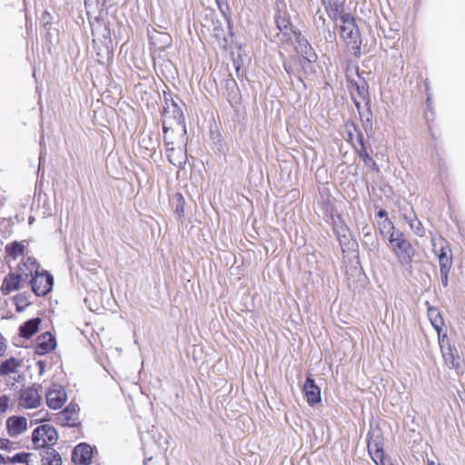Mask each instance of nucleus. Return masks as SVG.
I'll list each match as a JSON object with an SVG mask.
<instances>
[{
	"label": "nucleus",
	"mask_w": 465,
	"mask_h": 465,
	"mask_svg": "<svg viewBox=\"0 0 465 465\" xmlns=\"http://www.w3.org/2000/svg\"><path fill=\"white\" fill-rule=\"evenodd\" d=\"M389 242L399 262L411 272L412 270V259L415 255V249L411 242L401 231L391 233Z\"/></svg>",
	"instance_id": "nucleus-1"
},
{
	"label": "nucleus",
	"mask_w": 465,
	"mask_h": 465,
	"mask_svg": "<svg viewBox=\"0 0 465 465\" xmlns=\"http://www.w3.org/2000/svg\"><path fill=\"white\" fill-rule=\"evenodd\" d=\"M340 35L353 54H360L361 39L355 18L349 13L341 15Z\"/></svg>",
	"instance_id": "nucleus-2"
},
{
	"label": "nucleus",
	"mask_w": 465,
	"mask_h": 465,
	"mask_svg": "<svg viewBox=\"0 0 465 465\" xmlns=\"http://www.w3.org/2000/svg\"><path fill=\"white\" fill-rule=\"evenodd\" d=\"M368 452L376 465H385L383 450L384 440L381 430L376 429L368 433Z\"/></svg>",
	"instance_id": "nucleus-3"
},
{
	"label": "nucleus",
	"mask_w": 465,
	"mask_h": 465,
	"mask_svg": "<svg viewBox=\"0 0 465 465\" xmlns=\"http://www.w3.org/2000/svg\"><path fill=\"white\" fill-rule=\"evenodd\" d=\"M57 440L56 430L49 424L38 426L32 433V440L36 449L53 446Z\"/></svg>",
	"instance_id": "nucleus-4"
},
{
	"label": "nucleus",
	"mask_w": 465,
	"mask_h": 465,
	"mask_svg": "<svg viewBox=\"0 0 465 465\" xmlns=\"http://www.w3.org/2000/svg\"><path fill=\"white\" fill-rule=\"evenodd\" d=\"M274 23L279 30L278 37L282 44H292L294 35L299 32L290 22L286 13L278 11L274 15Z\"/></svg>",
	"instance_id": "nucleus-5"
},
{
	"label": "nucleus",
	"mask_w": 465,
	"mask_h": 465,
	"mask_svg": "<svg viewBox=\"0 0 465 465\" xmlns=\"http://www.w3.org/2000/svg\"><path fill=\"white\" fill-rule=\"evenodd\" d=\"M92 35L94 42H99L106 50L113 49V40L109 24L103 20L96 19L92 25Z\"/></svg>",
	"instance_id": "nucleus-6"
},
{
	"label": "nucleus",
	"mask_w": 465,
	"mask_h": 465,
	"mask_svg": "<svg viewBox=\"0 0 465 465\" xmlns=\"http://www.w3.org/2000/svg\"><path fill=\"white\" fill-rule=\"evenodd\" d=\"M31 285L36 296H45L52 291L54 278L48 272H36L35 275L31 280Z\"/></svg>",
	"instance_id": "nucleus-7"
},
{
	"label": "nucleus",
	"mask_w": 465,
	"mask_h": 465,
	"mask_svg": "<svg viewBox=\"0 0 465 465\" xmlns=\"http://www.w3.org/2000/svg\"><path fill=\"white\" fill-rule=\"evenodd\" d=\"M79 406L76 403H69L63 411L56 413V422L62 426L76 427L78 421Z\"/></svg>",
	"instance_id": "nucleus-8"
},
{
	"label": "nucleus",
	"mask_w": 465,
	"mask_h": 465,
	"mask_svg": "<svg viewBox=\"0 0 465 465\" xmlns=\"http://www.w3.org/2000/svg\"><path fill=\"white\" fill-rule=\"evenodd\" d=\"M41 399V395L35 387H26L20 391L18 406L24 409H35L40 405Z\"/></svg>",
	"instance_id": "nucleus-9"
},
{
	"label": "nucleus",
	"mask_w": 465,
	"mask_h": 465,
	"mask_svg": "<svg viewBox=\"0 0 465 465\" xmlns=\"http://www.w3.org/2000/svg\"><path fill=\"white\" fill-rule=\"evenodd\" d=\"M45 399L46 404L49 408L57 410L60 409L65 402L67 394L63 387L54 385L46 391Z\"/></svg>",
	"instance_id": "nucleus-10"
},
{
	"label": "nucleus",
	"mask_w": 465,
	"mask_h": 465,
	"mask_svg": "<svg viewBox=\"0 0 465 465\" xmlns=\"http://www.w3.org/2000/svg\"><path fill=\"white\" fill-rule=\"evenodd\" d=\"M93 459V449L87 443L76 445L72 452V460L75 464L89 465Z\"/></svg>",
	"instance_id": "nucleus-11"
},
{
	"label": "nucleus",
	"mask_w": 465,
	"mask_h": 465,
	"mask_svg": "<svg viewBox=\"0 0 465 465\" xmlns=\"http://www.w3.org/2000/svg\"><path fill=\"white\" fill-rule=\"evenodd\" d=\"M303 392L306 397L307 403L313 406L322 401L321 389L316 385L315 381L308 376L303 384Z\"/></svg>",
	"instance_id": "nucleus-12"
},
{
	"label": "nucleus",
	"mask_w": 465,
	"mask_h": 465,
	"mask_svg": "<svg viewBox=\"0 0 465 465\" xmlns=\"http://www.w3.org/2000/svg\"><path fill=\"white\" fill-rule=\"evenodd\" d=\"M35 351L38 355H45L53 351L56 347V340L49 331L38 336Z\"/></svg>",
	"instance_id": "nucleus-13"
},
{
	"label": "nucleus",
	"mask_w": 465,
	"mask_h": 465,
	"mask_svg": "<svg viewBox=\"0 0 465 465\" xmlns=\"http://www.w3.org/2000/svg\"><path fill=\"white\" fill-rule=\"evenodd\" d=\"M6 428L11 437L22 434L27 429V420L23 416H12L6 420Z\"/></svg>",
	"instance_id": "nucleus-14"
},
{
	"label": "nucleus",
	"mask_w": 465,
	"mask_h": 465,
	"mask_svg": "<svg viewBox=\"0 0 465 465\" xmlns=\"http://www.w3.org/2000/svg\"><path fill=\"white\" fill-rule=\"evenodd\" d=\"M283 68L290 77L294 76L299 81H302L303 74L302 70L301 55H292L283 62Z\"/></svg>",
	"instance_id": "nucleus-15"
},
{
	"label": "nucleus",
	"mask_w": 465,
	"mask_h": 465,
	"mask_svg": "<svg viewBox=\"0 0 465 465\" xmlns=\"http://www.w3.org/2000/svg\"><path fill=\"white\" fill-rule=\"evenodd\" d=\"M358 143L360 145V148L356 149V152L360 158L363 161L364 164L369 166L373 172L379 173L380 169L377 163L370 156L365 148L364 137L362 133H359Z\"/></svg>",
	"instance_id": "nucleus-16"
},
{
	"label": "nucleus",
	"mask_w": 465,
	"mask_h": 465,
	"mask_svg": "<svg viewBox=\"0 0 465 465\" xmlns=\"http://www.w3.org/2000/svg\"><path fill=\"white\" fill-rule=\"evenodd\" d=\"M39 449L42 465H62L61 455L52 446Z\"/></svg>",
	"instance_id": "nucleus-17"
},
{
	"label": "nucleus",
	"mask_w": 465,
	"mask_h": 465,
	"mask_svg": "<svg viewBox=\"0 0 465 465\" xmlns=\"http://www.w3.org/2000/svg\"><path fill=\"white\" fill-rule=\"evenodd\" d=\"M440 241H441V244L440 247V251L438 252L440 270V269L450 270V268L452 266L451 250L447 242L443 241L442 239Z\"/></svg>",
	"instance_id": "nucleus-18"
},
{
	"label": "nucleus",
	"mask_w": 465,
	"mask_h": 465,
	"mask_svg": "<svg viewBox=\"0 0 465 465\" xmlns=\"http://www.w3.org/2000/svg\"><path fill=\"white\" fill-rule=\"evenodd\" d=\"M440 352L444 360V362L448 367L455 370L460 369V356L458 350L455 346L446 347V349L440 351Z\"/></svg>",
	"instance_id": "nucleus-19"
},
{
	"label": "nucleus",
	"mask_w": 465,
	"mask_h": 465,
	"mask_svg": "<svg viewBox=\"0 0 465 465\" xmlns=\"http://www.w3.org/2000/svg\"><path fill=\"white\" fill-rule=\"evenodd\" d=\"M166 149L168 152L167 157L169 162L174 166H182L186 163L187 155L186 153L179 150L175 152L173 143H169L164 140Z\"/></svg>",
	"instance_id": "nucleus-20"
},
{
	"label": "nucleus",
	"mask_w": 465,
	"mask_h": 465,
	"mask_svg": "<svg viewBox=\"0 0 465 465\" xmlns=\"http://www.w3.org/2000/svg\"><path fill=\"white\" fill-rule=\"evenodd\" d=\"M293 40L296 43L295 50L297 54L300 55H310L311 57L313 56L315 54L313 48L312 47L311 44L308 42V40L305 38L304 35L299 31L293 37Z\"/></svg>",
	"instance_id": "nucleus-21"
},
{
	"label": "nucleus",
	"mask_w": 465,
	"mask_h": 465,
	"mask_svg": "<svg viewBox=\"0 0 465 465\" xmlns=\"http://www.w3.org/2000/svg\"><path fill=\"white\" fill-rule=\"evenodd\" d=\"M41 320L39 318H32L24 322L19 327V335L22 338L29 339L39 330Z\"/></svg>",
	"instance_id": "nucleus-22"
},
{
	"label": "nucleus",
	"mask_w": 465,
	"mask_h": 465,
	"mask_svg": "<svg viewBox=\"0 0 465 465\" xmlns=\"http://www.w3.org/2000/svg\"><path fill=\"white\" fill-rule=\"evenodd\" d=\"M22 276L18 273L10 272L8 273L2 284V291L4 293L8 294L11 292L16 291L20 288Z\"/></svg>",
	"instance_id": "nucleus-23"
},
{
	"label": "nucleus",
	"mask_w": 465,
	"mask_h": 465,
	"mask_svg": "<svg viewBox=\"0 0 465 465\" xmlns=\"http://www.w3.org/2000/svg\"><path fill=\"white\" fill-rule=\"evenodd\" d=\"M354 103L359 111L362 127L367 135H370L372 133V113L371 111V108L367 106L366 109L361 111L360 103L357 101H355ZM366 105H368V104H366Z\"/></svg>",
	"instance_id": "nucleus-24"
},
{
	"label": "nucleus",
	"mask_w": 465,
	"mask_h": 465,
	"mask_svg": "<svg viewBox=\"0 0 465 465\" xmlns=\"http://www.w3.org/2000/svg\"><path fill=\"white\" fill-rule=\"evenodd\" d=\"M322 4L325 8V11L329 16V18L333 21L337 22L338 19L341 20V5L336 0H322Z\"/></svg>",
	"instance_id": "nucleus-25"
},
{
	"label": "nucleus",
	"mask_w": 465,
	"mask_h": 465,
	"mask_svg": "<svg viewBox=\"0 0 465 465\" xmlns=\"http://www.w3.org/2000/svg\"><path fill=\"white\" fill-rule=\"evenodd\" d=\"M21 365V361L15 358L10 357L9 359L4 361L0 364V375L6 376L11 373L17 372V369Z\"/></svg>",
	"instance_id": "nucleus-26"
},
{
	"label": "nucleus",
	"mask_w": 465,
	"mask_h": 465,
	"mask_svg": "<svg viewBox=\"0 0 465 465\" xmlns=\"http://www.w3.org/2000/svg\"><path fill=\"white\" fill-rule=\"evenodd\" d=\"M316 59V54H314L312 57L304 54L301 55L302 70L303 76H308L315 73L313 64L315 63Z\"/></svg>",
	"instance_id": "nucleus-27"
},
{
	"label": "nucleus",
	"mask_w": 465,
	"mask_h": 465,
	"mask_svg": "<svg viewBox=\"0 0 465 465\" xmlns=\"http://www.w3.org/2000/svg\"><path fill=\"white\" fill-rule=\"evenodd\" d=\"M428 316L435 331L440 333V331H442V326L444 324L443 318L440 312L436 308H430L428 311Z\"/></svg>",
	"instance_id": "nucleus-28"
},
{
	"label": "nucleus",
	"mask_w": 465,
	"mask_h": 465,
	"mask_svg": "<svg viewBox=\"0 0 465 465\" xmlns=\"http://www.w3.org/2000/svg\"><path fill=\"white\" fill-rule=\"evenodd\" d=\"M165 104L166 105L163 107V115L167 116L168 114H172L173 119L180 122L183 116V114L179 105L173 100L171 101V104H169L168 101L165 100Z\"/></svg>",
	"instance_id": "nucleus-29"
},
{
	"label": "nucleus",
	"mask_w": 465,
	"mask_h": 465,
	"mask_svg": "<svg viewBox=\"0 0 465 465\" xmlns=\"http://www.w3.org/2000/svg\"><path fill=\"white\" fill-rule=\"evenodd\" d=\"M5 250L9 257L15 260L18 256L24 253L25 245L22 242L15 241L6 244Z\"/></svg>",
	"instance_id": "nucleus-30"
},
{
	"label": "nucleus",
	"mask_w": 465,
	"mask_h": 465,
	"mask_svg": "<svg viewBox=\"0 0 465 465\" xmlns=\"http://www.w3.org/2000/svg\"><path fill=\"white\" fill-rule=\"evenodd\" d=\"M32 453L28 452H18L15 454L13 457H8L6 462L11 463H25L26 465H30Z\"/></svg>",
	"instance_id": "nucleus-31"
},
{
	"label": "nucleus",
	"mask_w": 465,
	"mask_h": 465,
	"mask_svg": "<svg viewBox=\"0 0 465 465\" xmlns=\"http://www.w3.org/2000/svg\"><path fill=\"white\" fill-rule=\"evenodd\" d=\"M409 225L416 235L420 237L424 236L425 228L423 227L421 222L419 219H417L416 217L411 219L409 222Z\"/></svg>",
	"instance_id": "nucleus-32"
},
{
	"label": "nucleus",
	"mask_w": 465,
	"mask_h": 465,
	"mask_svg": "<svg viewBox=\"0 0 465 465\" xmlns=\"http://www.w3.org/2000/svg\"><path fill=\"white\" fill-rule=\"evenodd\" d=\"M379 230L382 235L389 234L390 236L395 232L393 223L388 218L379 223Z\"/></svg>",
	"instance_id": "nucleus-33"
},
{
	"label": "nucleus",
	"mask_w": 465,
	"mask_h": 465,
	"mask_svg": "<svg viewBox=\"0 0 465 465\" xmlns=\"http://www.w3.org/2000/svg\"><path fill=\"white\" fill-rule=\"evenodd\" d=\"M345 130L348 135V141L350 142H352L354 134L358 136L359 133H361L358 125H356L352 121H347L345 123Z\"/></svg>",
	"instance_id": "nucleus-34"
},
{
	"label": "nucleus",
	"mask_w": 465,
	"mask_h": 465,
	"mask_svg": "<svg viewBox=\"0 0 465 465\" xmlns=\"http://www.w3.org/2000/svg\"><path fill=\"white\" fill-rule=\"evenodd\" d=\"M333 231L337 237H344L345 234H349L350 230L343 221L335 222L333 224Z\"/></svg>",
	"instance_id": "nucleus-35"
},
{
	"label": "nucleus",
	"mask_w": 465,
	"mask_h": 465,
	"mask_svg": "<svg viewBox=\"0 0 465 465\" xmlns=\"http://www.w3.org/2000/svg\"><path fill=\"white\" fill-rule=\"evenodd\" d=\"M105 0H84V5L87 13L94 12L104 6Z\"/></svg>",
	"instance_id": "nucleus-36"
},
{
	"label": "nucleus",
	"mask_w": 465,
	"mask_h": 465,
	"mask_svg": "<svg viewBox=\"0 0 465 465\" xmlns=\"http://www.w3.org/2000/svg\"><path fill=\"white\" fill-rule=\"evenodd\" d=\"M215 3L217 5L219 11L226 18L229 27H231V23H230L229 17L227 16V13L230 10L228 1L227 0H215Z\"/></svg>",
	"instance_id": "nucleus-37"
},
{
	"label": "nucleus",
	"mask_w": 465,
	"mask_h": 465,
	"mask_svg": "<svg viewBox=\"0 0 465 465\" xmlns=\"http://www.w3.org/2000/svg\"><path fill=\"white\" fill-rule=\"evenodd\" d=\"M153 32L160 37L161 45L158 46L159 49H163L171 44L172 39L169 34L159 33L155 30H153Z\"/></svg>",
	"instance_id": "nucleus-38"
},
{
	"label": "nucleus",
	"mask_w": 465,
	"mask_h": 465,
	"mask_svg": "<svg viewBox=\"0 0 465 465\" xmlns=\"http://www.w3.org/2000/svg\"><path fill=\"white\" fill-rule=\"evenodd\" d=\"M438 341L440 351L445 350L446 347L451 346L446 332L441 333V331H440V333H438Z\"/></svg>",
	"instance_id": "nucleus-39"
},
{
	"label": "nucleus",
	"mask_w": 465,
	"mask_h": 465,
	"mask_svg": "<svg viewBox=\"0 0 465 465\" xmlns=\"http://www.w3.org/2000/svg\"><path fill=\"white\" fill-rule=\"evenodd\" d=\"M9 404V397L6 395L0 396V414L6 411Z\"/></svg>",
	"instance_id": "nucleus-40"
},
{
	"label": "nucleus",
	"mask_w": 465,
	"mask_h": 465,
	"mask_svg": "<svg viewBox=\"0 0 465 465\" xmlns=\"http://www.w3.org/2000/svg\"><path fill=\"white\" fill-rule=\"evenodd\" d=\"M337 239L340 242L342 251L345 252V248L349 247L350 244V233L345 234L344 237H337Z\"/></svg>",
	"instance_id": "nucleus-41"
},
{
	"label": "nucleus",
	"mask_w": 465,
	"mask_h": 465,
	"mask_svg": "<svg viewBox=\"0 0 465 465\" xmlns=\"http://www.w3.org/2000/svg\"><path fill=\"white\" fill-rule=\"evenodd\" d=\"M356 90H357L358 94L363 99L368 94V90H367L364 83H362L361 84H356Z\"/></svg>",
	"instance_id": "nucleus-42"
},
{
	"label": "nucleus",
	"mask_w": 465,
	"mask_h": 465,
	"mask_svg": "<svg viewBox=\"0 0 465 465\" xmlns=\"http://www.w3.org/2000/svg\"><path fill=\"white\" fill-rule=\"evenodd\" d=\"M449 272L450 270H446V269H440V281H441V283L444 287H447L448 286V282H449V278H448V275H449Z\"/></svg>",
	"instance_id": "nucleus-43"
},
{
	"label": "nucleus",
	"mask_w": 465,
	"mask_h": 465,
	"mask_svg": "<svg viewBox=\"0 0 465 465\" xmlns=\"http://www.w3.org/2000/svg\"><path fill=\"white\" fill-rule=\"evenodd\" d=\"M213 34H214V36L217 38V39H225L224 37V35H223V29L222 28L221 25H216L214 26L213 28Z\"/></svg>",
	"instance_id": "nucleus-44"
},
{
	"label": "nucleus",
	"mask_w": 465,
	"mask_h": 465,
	"mask_svg": "<svg viewBox=\"0 0 465 465\" xmlns=\"http://www.w3.org/2000/svg\"><path fill=\"white\" fill-rule=\"evenodd\" d=\"M179 197H180V200H181L182 202H181V203H179L176 205L175 213L178 214V216H183V213H184V208H183V199L182 194H179Z\"/></svg>",
	"instance_id": "nucleus-45"
},
{
	"label": "nucleus",
	"mask_w": 465,
	"mask_h": 465,
	"mask_svg": "<svg viewBox=\"0 0 465 465\" xmlns=\"http://www.w3.org/2000/svg\"><path fill=\"white\" fill-rule=\"evenodd\" d=\"M6 349V345L5 343V339L0 333V356H2Z\"/></svg>",
	"instance_id": "nucleus-46"
},
{
	"label": "nucleus",
	"mask_w": 465,
	"mask_h": 465,
	"mask_svg": "<svg viewBox=\"0 0 465 465\" xmlns=\"http://www.w3.org/2000/svg\"><path fill=\"white\" fill-rule=\"evenodd\" d=\"M36 365L39 369V374L42 375L45 371V362L44 361H38L36 362Z\"/></svg>",
	"instance_id": "nucleus-47"
},
{
	"label": "nucleus",
	"mask_w": 465,
	"mask_h": 465,
	"mask_svg": "<svg viewBox=\"0 0 465 465\" xmlns=\"http://www.w3.org/2000/svg\"><path fill=\"white\" fill-rule=\"evenodd\" d=\"M47 415V413H44L43 411H39L38 413H35V416H39L37 418H35V420L36 421H44L46 420L45 416Z\"/></svg>",
	"instance_id": "nucleus-48"
},
{
	"label": "nucleus",
	"mask_w": 465,
	"mask_h": 465,
	"mask_svg": "<svg viewBox=\"0 0 465 465\" xmlns=\"http://www.w3.org/2000/svg\"><path fill=\"white\" fill-rule=\"evenodd\" d=\"M9 445L8 440H0V450H7Z\"/></svg>",
	"instance_id": "nucleus-49"
},
{
	"label": "nucleus",
	"mask_w": 465,
	"mask_h": 465,
	"mask_svg": "<svg viewBox=\"0 0 465 465\" xmlns=\"http://www.w3.org/2000/svg\"><path fill=\"white\" fill-rule=\"evenodd\" d=\"M316 15H318V20L322 22V25H325V18L323 16V14H322L321 10L318 9Z\"/></svg>",
	"instance_id": "nucleus-50"
},
{
	"label": "nucleus",
	"mask_w": 465,
	"mask_h": 465,
	"mask_svg": "<svg viewBox=\"0 0 465 465\" xmlns=\"http://www.w3.org/2000/svg\"><path fill=\"white\" fill-rule=\"evenodd\" d=\"M377 215L380 217V218H384L386 219L387 218V212L386 210L384 209H380L377 213Z\"/></svg>",
	"instance_id": "nucleus-51"
},
{
	"label": "nucleus",
	"mask_w": 465,
	"mask_h": 465,
	"mask_svg": "<svg viewBox=\"0 0 465 465\" xmlns=\"http://www.w3.org/2000/svg\"><path fill=\"white\" fill-rule=\"evenodd\" d=\"M364 239H365V242H370L371 240H372V236L370 234V233H366L364 235Z\"/></svg>",
	"instance_id": "nucleus-52"
},
{
	"label": "nucleus",
	"mask_w": 465,
	"mask_h": 465,
	"mask_svg": "<svg viewBox=\"0 0 465 465\" xmlns=\"http://www.w3.org/2000/svg\"><path fill=\"white\" fill-rule=\"evenodd\" d=\"M426 104H427V107L429 109H430V107H431V101H430V96L427 98Z\"/></svg>",
	"instance_id": "nucleus-53"
},
{
	"label": "nucleus",
	"mask_w": 465,
	"mask_h": 465,
	"mask_svg": "<svg viewBox=\"0 0 465 465\" xmlns=\"http://www.w3.org/2000/svg\"><path fill=\"white\" fill-rule=\"evenodd\" d=\"M6 463V460L5 457L0 453V464Z\"/></svg>",
	"instance_id": "nucleus-54"
},
{
	"label": "nucleus",
	"mask_w": 465,
	"mask_h": 465,
	"mask_svg": "<svg viewBox=\"0 0 465 465\" xmlns=\"http://www.w3.org/2000/svg\"><path fill=\"white\" fill-rule=\"evenodd\" d=\"M163 130L164 134H166L168 132V127L165 125V122H163Z\"/></svg>",
	"instance_id": "nucleus-55"
},
{
	"label": "nucleus",
	"mask_w": 465,
	"mask_h": 465,
	"mask_svg": "<svg viewBox=\"0 0 465 465\" xmlns=\"http://www.w3.org/2000/svg\"><path fill=\"white\" fill-rule=\"evenodd\" d=\"M152 459H153L152 457H150V458H146V459L143 460V464H144V465H147V462H148V461H150V460H152Z\"/></svg>",
	"instance_id": "nucleus-56"
},
{
	"label": "nucleus",
	"mask_w": 465,
	"mask_h": 465,
	"mask_svg": "<svg viewBox=\"0 0 465 465\" xmlns=\"http://www.w3.org/2000/svg\"><path fill=\"white\" fill-rule=\"evenodd\" d=\"M28 262H30L31 263L33 264H36V262L35 259H32V258H28Z\"/></svg>",
	"instance_id": "nucleus-57"
},
{
	"label": "nucleus",
	"mask_w": 465,
	"mask_h": 465,
	"mask_svg": "<svg viewBox=\"0 0 465 465\" xmlns=\"http://www.w3.org/2000/svg\"><path fill=\"white\" fill-rule=\"evenodd\" d=\"M328 35L330 38H332L334 36V34L331 32V30H328Z\"/></svg>",
	"instance_id": "nucleus-58"
},
{
	"label": "nucleus",
	"mask_w": 465,
	"mask_h": 465,
	"mask_svg": "<svg viewBox=\"0 0 465 465\" xmlns=\"http://www.w3.org/2000/svg\"><path fill=\"white\" fill-rule=\"evenodd\" d=\"M154 37H155V36H154V35H150V40H151V41H153V40H154ZM152 44L155 45L153 42H152Z\"/></svg>",
	"instance_id": "nucleus-59"
},
{
	"label": "nucleus",
	"mask_w": 465,
	"mask_h": 465,
	"mask_svg": "<svg viewBox=\"0 0 465 465\" xmlns=\"http://www.w3.org/2000/svg\"><path fill=\"white\" fill-rule=\"evenodd\" d=\"M428 465H440V464H436L434 461H429Z\"/></svg>",
	"instance_id": "nucleus-60"
},
{
	"label": "nucleus",
	"mask_w": 465,
	"mask_h": 465,
	"mask_svg": "<svg viewBox=\"0 0 465 465\" xmlns=\"http://www.w3.org/2000/svg\"><path fill=\"white\" fill-rule=\"evenodd\" d=\"M390 465H398V464H395V463H393V462H390Z\"/></svg>",
	"instance_id": "nucleus-61"
}]
</instances>
